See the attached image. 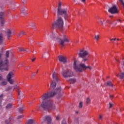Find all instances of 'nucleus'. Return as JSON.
Returning a JSON list of instances; mask_svg holds the SVG:
<instances>
[{
    "instance_id": "obj_1",
    "label": "nucleus",
    "mask_w": 124,
    "mask_h": 124,
    "mask_svg": "<svg viewBox=\"0 0 124 124\" xmlns=\"http://www.w3.org/2000/svg\"><path fill=\"white\" fill-rule=\"evenodd\" d=\"M62 89L61 87L57 88L54 92L51 91L49 93H45L41 96L42 103L39 106V109L42 108L44 110L46 111H50L51 110H55L56 109V106L51 100L50 97L55 96L56 94H60Z\"/></svg>"
},
{
    "instance_id": "obj_2",
    "label": "nucleus",
    "mask_w": 124,
    "mask_h": 124,
    "mask_svg": "<svg viewBox=\"0 0 124 124\" xmlns=\"http://www.w3.org/2000/svg\"><path fill=\"white\" fill-rule=\"evenodd\" d=\"M46 38L47 39L50 40L52 39L53 40H56L57 39V41L59 42L60 44L61 45L62 47H63L64 46V43L65 42H69V39H68V37L66 36L65 35H63L62 36V39L60 37V36L57 35V36H55V34H52L50 35H49V34L46 36Z\"/></svg>"
},
{
    "instance_id": "obj_3",
    "label": "nucleus",
    "mask_w": 124,
    "mask_h": 124,
    "mask_svg": "<svg viewBox=\"0 0 124 124\" xmlns=\"http://www.w3.org/2000/svg\"><path fill=\"white\" fill-rule=\"evenodd\" d=\"M73 67L76 71H78V72H83V70H86V69H88L89 70H91L92 68L91 66H86L84 63H80L79 64V62L76 60H74V65Z\"/></svg>"
},
{
    "instance_id": "obj_4",
    "label": "nucleus",
    "mask_w": 124,
    "mask_h": 124,
    "mask_svg": "<svg viewBox=\"0 0 124 124\" xmlns=\"http://www.w3.org/2000/svg\"><path fill=\"white\" fill-rule=\"evenodd\" d=\"M6 60L4 62H1L0 63V70L3 72L8 71V58H9V51H7L5 53Z\"/></svg>"
},
{
    "instance_id": "obj_5",
    "label": "nucleus",
    "mask_w": 124,
    "mask_h": 124,
    "mask_svg": "<svg viewBox=\"0 0 124 124\" xmlns=\"http://www.w3.org/2000/svg\"><path fill=\"white\" fill-rule=\"evenodd\" d=\"M52 28L53 29H60L61 30H62L63 28V19H62V18L58 16L57 19L52 23Z\"/></svg>"
},
{
    "instance_id": "obj_6",
    "label": "nucleus",
    "mask_w": 124,
    "mask_h": 124,
    "mask_svg": "<svg viewBox=\"0 0 124 124\" xmlns=\"http://www.w3.org/2000/svg\"><path fill=\"white\" fill-rule=\"evenodd\" d=\"M89 51L85 49H81L79 51L78 53V57L79 58L82 59V62H86L89 61V57H87V56H89Z\"/></svg>"
},
{
    "instance_id": "obj_7",
    "label": "nucleus",
    "mask_w": 124,
    "mask_h": 124,
    "mask_svg": "<svg viewBox=\"0 0 124 124\" xmlns=\"http://www.w3.org/2000/svg\"><path fill=\"white\" fill-rule=\"evenodd\" d=\"M61 16H63L65 19H67L68 18L67 9L61 8L57 10V17H60Z\"/></svg>"
},
{
    "instance_id": "obj_8",
    "label": "nucleus",
    "mask_w": 124,
    "mask_h": 124,
    "mask_svg": "<svg viewBox=\"0 0 124 124\" xmlns=\"http://www.w3.org/2000/svg\"><path fill=\"white\" fill-rule=\"evenodd\" d=\"M62 75L63 77L66 78L67 77H72L73 76V72H72L71 70L67 69L63 71L62 73Z\"/></svg>"
},
{
    "instance_id": "obj_9",
    "label": "nucleus",
    "mask_w": 124,
    "mask_h": 124,
    "mask_svg": "<svg viewBox=\"0 0 124 124\" xmlns=\"http://www.w3.org/2000/svg\"><path fill=\"white\" fill-rule=\"evenodd\" d=\"M108 11L110 14H117L119 13V9H118V7L115 5L110 8L108 10Z\"/></svg>"
},
{
    "instance_id": "obj_10",
    "label": "nucleus",
    "mask_w": 124,
    "mask_h": 124,
    "mask_svg": "<svg viewBox=\"0 0 124 124\" xmlns=\"http://www.w3.org/2000/svg\"><path fill=\"white\" fill-rule=\"evenodd\" d=\"M58 60L59 62H63V63H65L67 62V59L66 57L60 55L58 56Z\"/></svg>"
},
{
    "instance_id": "obj_11",
    "label": "nucleus",
    "mask_w": 124,
    "mask_h": 124,
    "mask_svg": "<svg viewBox=\"0 0 124 124\" xmlns=\"http://www.w3.org/2000/svg\"><path fill=\"white\" fill-rule=\"evenodd\" d=\"M0 21L2 26L4 24V13L3 12H0Z\"/></svg>"
},
{
    "instance_id": "obj_12",
    "label": "nucleus",
    "mask_w": 124,
    "mask_h": 124,
    "mask_svg": "<svg viewBox=\"0 0 124 124\" xmlns=\"http://www.w3.org/2000/svg\"><path fill=\"white\" fill-rule=\"evenodd\" d=\"M52 77L53 80H55L56 82L59 81V78H58V73L53 72L52 73Z\"/></svg>"
},
{
    "instance_id": "obj_13",
    "label": "nucleus",
    "mask_w": 124,
    "mask_h": 124,
    "mask_svg": "<svg viewBox=\"0 0 124 124\" xmlns=\"http://www.w3.org/2000/svg\"><path fill=\"white\" fill-rule=\"evenodd\" d=\"M6 33L7 34V37L8 39H10V37L12 36L11 31L9 29H7L6 31Z\"/></svg>"
},
{
    "instance_id": "obj_14",
    "label": "nucleus",
    "mask_w": 124,
    "mask_h": 124,
    "mask_svg": "<svg viewBox=\"0 0 124 124\" xmlns=\"http://www.w3.org/2000/svg\"><path fill=\"white\" fill-rule=\"evenodd\" d=\"M57 83H58V81L53 80L50 84V88H52V89L56 88L57 86Z\"/></svg>"
},
{
    "instance_id": "obj_15",
    "label": "nucleus",
    "mask_w": 124,
    "mask_h": 124,
    "mask_svg": "<svg viewBox=\"0 0 124 124\" xmlns=\"http://www.w3.org/2000/svg\"><path fill=\"white\" fill-rule=\"evenodd\" d=\"M13 76H14V74L13 73V72H10L6 77L7 80H10V79H11V78H13Z\"/></svg>"
},
{
    "instance_id": "obj_16",
    "label": "nucleus",
    "mask_w": 124,
    "mask_h": 124,
    "mask_svg": "<svg viewBox=\"0 0 124 124\" xmlns=\"http://www.w3.org/2000/svg\"><path fill=\"white\" fill-rule=\"evenodd\" d=\"M45 121L47 122V124H51L52 123V118L50 116H47L45 117Z\"/></svg>"
},
{
    "instance_id": "obj_17",
    "label": "nucleus",
    "mask_w": 124,
    "mask_h": 124,
    "mask_svg": "<svg viewBox=\"0 0 124 124\" xmlns=\"http://www.w3.org/2000/svg\"><path fill=\"white\" fill-rule=\"evenodd\" d=\"M27 11L28 9L27 8V7H24L22 8L20 10L21 13L23 14V15H26V14H27Z\"/></svg>"
},
{
    "instance_id": "obj_18",
    "label": "nucleus",
    "mask_w": 124,
    "mask_h": 124,
    "mask_svg": "<svg viewBox=\"0 0 124 124\" xmlns=\"http://www.w3.org/2000/svg\"><path fill=\"white\" fill-rule=\"evenodd\" d=\"M105 85L107 87H113V83L111 81H108L107 83H105Z\"/></svg>"
},
{
    "instance_id": "obj_19",
    "label": "nucleus",
    "mask_w": 124,
    "mask_h": 124,
    "mask_svg": "<svg viewBox=\"0 0 124 124\" xmlns=\"http://www.w3.org/2000/svg\"><path fill=\"white\" fill-rule=\"evenodd\" d=\"M26 34H27V33H26V32H25V31H21L18 34V37H22L23 35H26Z\"/></svg>"
},
{
    "instance_id": "obj_20",
    "label": "nucleus",
    "mask_w": 124,
    "mask_h": 124,
    "mask_svg": "<svg viewBox=\"0 0 124 124\" xmlns=\"http://www.w3.org/2000/svg\"><path fill=\"white\" fill-rule=\"evenodd\" d=\"M4 39L3 38V35L0 34V44H1L3 42Z\"/></svg>"
},
{
    "instance_id": "obj_21",
    "label": "nucleus",
    "mask_w": 124,
    "mask_h": 124,
    "mask_svg": "<svg viewBox=\"0 0 124 124\" xmlns=\"http://www.w3.org/2000/svg\"><path fill=\"white\" fill-rule=\"evenodd\" d=\"M7 84V81L6 80H4L2 81V82L0 83V86H5Z\"/></svg>"
},
{
    "instance_id": "obj_22",
    "label": "nucleus",
    "mask_w": 124,
    "mask_h": 124,
    "mask_svg": "<svg viewBox=\"0 0 124 124\" xmlns=\"http://www.w3.org/2000/svg\"><path fill=\"white\" fill-rule=\"evenodd\" d=\"M69 81L70 82V83L71 84H74V83H75V82H76V78H70L69 80Z\"/></svg>"
},
{
    "instance_id": "obj_23",
    "label": "nucleus",
    "mask_w": 124,
    "mask_h": 124,
    "mask_svg": "<svg viewBox=\"0 0 124 124\" xmlns=\"http://www.w3.org/2000/svg\"><path fill=\"white\" fill-rule=\"evenodd\" d=\"M120 79H122L123 80H124V73L122 72L120 74L119 76Z\"/></svg>"
},
{
    "instance_id": "obj_24",
    "label": "nucleus",
    "mask_w": 124,
    "mask_h": 124,
    "mask_svg": "<svg viewBox=\"0 0 124 124\" xmlns=\"http://www.w3.org/2000/svg\"><path fill=\"white\" fill-rule=\"evenodd\" d=\"M27 124H33V120H32V119L28 120L27 121Z\"/></svg>"
},
{
    "instance_id": "obj_25",
    "label": "nucleus",
    "mask_w": 124,
    "mask_h": 124,
    "mask_svg": "<svg viewBox=\"0 0 124 124\" xmlns=\"http://www.w3.org/2000/svg\"><path fill=\"white\" fill-rule=\"evenodd\" d=\"M12 108V104H9L8 105H7V106L6 107V108L7 109H10Z\"/></svg>"
},
{
    "instance_id": "obj_26",
    "label": "nucleus",
    "mask_w": 124,
    "mask_h": 124,
    "mask_svg": "<svg viewBox=\"0 0 124 124\" xmlns=\"http://www.w3.org/2000/svg\"><path fill=\"white\" fill-rule=\"evenodd\" d=\"M61 9H62V2L59 1L57 10H59Z\"/></svg>"
},
{
    "instance_id": "obj_27",
    "label": "nucleus",
    "mask_w": 124,
    "mask_h": 124,
    "mask_svg": "<svg viewBox=\"0 0 124 124\" xmlns=\"http://www.w3.org/2000/svg\"><path fill=\"white\" fill-rule=\"evenodd\" d=\"M8 82L11 84V85H12L14 83V80L12 79H7Z\"/></svg>"
},
{
    "instance_id": "obj_28",
    "label": "nucleus",
    "mask_w": 124,
    "mask_h": 124,
    "mask_svg": "<svg viewBox=\"0 0 124 124\" xmlns=\"http://www.w3.org/2000/svg\"><path fill=\"white\" fill-rule=\"evenodd\" d=\"M24 110H25V108H18V111L19 112V113H22V112H23V111H24Z\"/></svg>"
},
{
    "instance_id": "obj_29",
    "label": "nucleus",
    "mask_w": 124,
    "mask_h": 124,
    "mask_svg": "<svg viewBox=\"0 0 124 124\" xmlns=\"http://www.w3.org/2000/svg\"><path fill=\"white\" fill-rule=\"evenodd\" d=\"M94 39L96 41H98V39H99V35H95Z\"/></svg>"
},
{
    "instance_id": "obj_30",
    "label": "nucleus",
    "mask_w": 124,
    "mask_h": 124,
    "mask_svg": "<svg viewBox=\"0 0 124 124\" xmlns=\"http://www.w3.org/2000/svg\"><path fill=\"white\" fill-rule=\"evenodd\" d=\"M3 96V94H1L0 95V104L1 103V102L2 101V97Z\"/></svg>"
},
{
    "instance_id": "obj_31",
    "label": "nucleus",
    "mask_w": 124,
    "mask_h": 124,
    "mask_svg": "<svg viewBox=\"0 0 124 124\" xmlns=\"http://www.w3.org/2000/svg\"><path fill=\"white\" fill-rule=\"evenodd\" d=\"M90 102H91V99H90V98H87L86 100L87 104H89Z\"/></svg>"
},
{
    "instance_id": "obj_32",
    "label": "nucleus",
    "mask_w": 124,
    "mask_h": 124,
    "mask_svg": "<svg viewBox=\"0 0 124 124\" xmlns=\"http://www.w3.org/2000/svg\"><path fill=\"white\" fill-rule=\"evenodd\" d=\"M120 3L121 4L123 5L124 7V0H119Z\"/></svg>"
},
{
    "instance_id": "obj_33",
    "label": "nucleus",
    "mask_w": 124,
    "mask_h": 124,
    "mask_svg": "<svg viewBox=\"0 0 124 124\" xmlns=\"http://www.w3.org/2000/svg\"><path fill=\"white\" fill-rule=\"evenodd\" d=\"M82 107H83V102H80L79 103V108H82Z\"/></svg>"
},
{
    "instance_id": "obj_34",
    "label": "nucleus",
    "mask_w": 124,
    "mask_h": 124,
    "mask_svg": "<svg viewBox=\"0 0 124 124\" xmlns=\"http://www.w3.org/2000/svg\"><path fill=\"white\" fill-rule=\"evenodd\" d=\"M104 20H103V21L101 20L100 21V23L101 24V25H102V26H104Z\"/></svg>"
},
{
    "instance_id": "obj_35",
    "label": "nucleus",
    "mask_w": 124,
    "mask_h": 124,
    "mask_svg": "<svg viewBox=\"0 0 124 124\" xmlns=\"http://www.w3.org/2000/svg\"><path fill=\"white\" fill-rule=\"evenodd\" d=\"M21 1L24 4H27V0H21Z\"/></svg>"
},
{
    "instance_id": "obj_36",
    "label": "nucleus",
    "mask_w": 124,
    "mask_h": 124,
    "mask_svg": "<svg viewBox=\"0 0 124 124\" xmlns=\"http://www.w3.org/2000/svg\"><path fill=\"white\" fill-rule=\"evenodd\" d=\"M25 51V48H24L23 47L19 49V52H24Z\"/></svg>"
},
{
    "instance_id": "obj_37",
    "label": "nucleus",
    "mask_w": 124,
    "mask_h": 124,
    "mask_svg": "<svg viewBox=\"0 0 124 124\" xmlns=\"http://www.w3.org/2000/svg\"><path fill=\"white\" fill-rule=\"evenodd\" d=\"M16 89H17V90H19V86L16 85L14 88L13 91H14Z\"/></svg>"
},
{
    "instance_id": "obj_38",
    "label": "nucleus",
    "mask_w": 124,
    "mask_h": 124,
    "mask_svg": "<svg viewBox=\"0 0 124 124\" xmlns=\"http://www.w3.org/2000/svg\"><path fill=\"white\" fill-rule=\"evenodd\" d=\"M23 118H24V115H23L18 116L17 117V119H22Z\"/></svg>"
},
{
    "instance_id": "obj_39",
    "label": "nucleus",
    "mask_w": 124,
    "mask_h": 124,
    "mask_svg": "<svg viewBox=\"0 0 124 124\" xmlns=\"http://www.w3.org/2000/svg\"><path fill=\"white\" fill-rule=\"evenodd\" d=\"M25 51H26V52H27V53H30L31 52L30 48H26L25 49Z\"/></svg>"
},
{
    "instance_id": "obj_40",
    "label": "nucleus",
    "mask_w": 124,
    "mask_h": 124,
    "mask_svg": "<svg viewBox=\"0 0 124 124\" xmlns=\"http://www.w3.org/2000/svg\"><path fill=\"white\" fill-rule=\"evenodd\" d=\"M109 108L110 109V108H112V107H113V104L111 103H109Z\"/></svg>"
},
{
    "instance_id": "obj_41",
    "label": "nucleus",
    "mask_w": 124,
    "mask_h": 124,
    "mask_svg": "<svg viewBox=\"0 0 124 124\" xmlns=\"http://www.w3.org/2000/svg\"><path fill=\"white\" fill-rule=\"evenodd\" d=\"M116 40H117L116 38L110 39V41H116Z\"/></svg>"
},
{
    "instance_id": "obj_42",
    "label": "nucleus",
    "mask_w": 124,
    "mask_h": 124,
    "mask_svg": "<svg viewBox=\"0 0 124 124\" xmlns=\"http://www.w3.org/2000/svg\"><path fill=\"white\" fill-rule=\"evenodd\" d=\"M31 77H32V78L35 77V73H32Z\"/></svg>"
},
{
    "instance_id": "obj_43",
    "label": "nucleus",
    "mask_w": 124,
    "mask_h": 124,
    "mask_svg": "<svg viewBox=\"0 0 124 124\" xmlns=\"http://www.w3.org/2000/svg\"><path fill=\"white\" fill-rule=\"evenodd\" d=\"M9 122H10V120L9 119L8 120H6L5 121V124H9Z\"/></svg>"
},
{
    "instance_id": "obj_44",
    "label": "nucleus",
    "mask_w": 124,
    "mask_h": 124,
    "mask_svg": "<svg viewBox=\"0 0 124 124\" xmlns=\"http://www.w3.org/2000/svg\"><path fill=\"white\" fill-rule=\"evenodd\" d=\"M30 26H31V27H35V23H31Z\"/></svg>"
},
{
    "instance_id": "obj_45",
    "label": "nucleus",
    "mask_w": 124,
    "mask_h": 124,
    "mask_svg": "<svg viewBox=\"0 0 124 124\" xmlns=\"http://www.w3.org/2000/svg\"><path fill=\"white\" fill-rule=\"evenodd\" d=\"M10 91V89H9V87H8V88L6 89V92H8V91Z\"/></svg>"
},
{
    "instance_id": "obj_46",
    "label": "nucleus",
    "mask_w": 124,
    "mask_h": 124,
    "mask_svg": "<svg viewBox=\"0 0 124 124\" xmlns=\"http://www.w3.org/2000/svg\"><path fill=\"white\" fill-rule=\"evenodd\" d=\"M2 53H0V60H1V57H2Z\"/></svg>"
},
{
    "instance_id": "obj_47",
    "label": "nucleus",
    "mask_w": 124,
    "mask_h": 124,
    "mask_svg": "<svg viewBox=\"0 0 124 124\" xmlns=\"http://www.w3.org/2000/svg\"><path fill=\"white\" fill-rule=\"evenodd\" d=\"M106 23L108 24H111V22H110L109 20H107Z\"/></svg>"
},
{
    "instance_id": "obj_48",
    "label": "nucleus",
    "mask_w": 124,
    "mask_h": 124,
    "mask_svg": "<svg viewBox=\"0 0 124 124\" xmlns=\"http://www.w3.org/2000/svg\"><path fill=\"white\" fill-rule=\"evenodd\" d=\"M2 80V76L0 75V81H1Z\"/></svg>"
},
{
    "instance_id": "obj_49",
    "label": "nucleus",
    "mask_w": 124,
    "mask_h": 124,
    "mask_svg": "<svg viewBox=\"0 0 124 124\" xmlns=\"http://www.w3.org/2000/svg\"><path fill=\"white\" fill-rule=\"evenodd\" d=\"M62 124H66V123L65 122V121H62Z\"/></svg>"
},
{
    "instance_id": "obj_50",
    "label": "nucleus",
    "mask_w": 124,
    "mask_h": 124,
    "mask_svg": "<svg viewBox=\"0 0 124 124\" xmlns=\"http://www.w3.org/2000/svg\"><path fill=\"white\" fill-rule=\"evenodd\" d=\"M56 120H60V116H58L56 117Z\"/></svg>"
},
{
    "instance_id": "obj_51",
    "label": "nucleus",
    "mask_w": 124,
    "mask_h": 124,
    "mask_svg": "<svg viewBox=\"0 0 124 124\" xmlns=\"http://www.w3.org/2000/svg\"><path fill=\"white\" fill-rule=\"evenodd\" d=\"M99 119H100V120H102V116L100 115L99 116Z\"/></svg>"
},
{
    "instance_id": "obj_52",
    "label": "nucleus",
    "mask_w": 124,
    "mask_h": 124,
    "mask_svg": "<svg viewBox=\"0 0 124 124\" xmlns=\"http://www.w3.org/2000/svg\"><path fill=\"white\" fill-rule=\"evenodd\" d=\"M32 53H33L34 54H36V51L34 50L33 51H32Z\"/></svg>"
},
{
    "instance_id": "obj_53",
    "label": "nucleus",
    "mask_w": 124,
    "mask_h": 124,
    "mask_svg": "<svg viewBox=\"0 0 124 124\" xmlns=\"http://www.w3.org/2000/svg\"><path fill=\"white\" fill-rule=\"evenodd\" d=\"M8 87L9 88L10 90H11V89H12V86H9Z\"/></svg>"
},
{
    "instance_id": "obj_54",
    "label": "nucleus",
    "mask_w": 124,
    "mask_h": 124,
    "mask_svg": "<svg viewBox=\"0 0 124 124\" xmlns=\"http://www.w3.org/2000/svg\"><path fill=\"white\" fill-rule=\"evenodd\" d=\"M114 96H113V95H110V98H112Z\"/></svg>"
},
{
    "instance_id": "obj_55",
    "label": "nucleus",
    "mask_w": 124,
    "mask_h": 124,
    "mask_svg": "<svg viewBox=\"0 0 124 124\" xmlns=\"http://www.w3.org/2000/svg\"><path fill=\"white\" fill-rule=\"evenodd\" d=\"M27 69H31V66H28Z\"/></svg>"
},
{
    "instance_id": "obj_56",
    "label": "nucleus",
    "mask_w": 124,
    "mask_h": 124,
    "mask_svg": "<svg viewBox=\"0 0 124 124\" xmlns=\"http://www.w3.org/2000/svg\"><path fill=\"white\" fill-rule=\"evenodd\" d=\"M82 2H85L86 0H81Z\"/></svg>"
},
{
    "instance_id": "obj_57",
    "label": "nucleus",
    "mask_w": 124,
    "mask_h": 124,
    "mask_svg": "<svg viewBox=\"0 0 124 124\" xmlns=\"http://www.w3.org/2000/svg\"><path fill=\"white\" fill-rule=\"evenodd\" d=\"M29 41H30V42L32 43H33V41H31V39H29Z\"/></svg>"
},
{
    "instance_id": "obj_58",
    "label": "nucleus",
    "mask_w": 124,
    "mask_h": 124,
    "mask_svg": "<svg viewBox=\"0 0 124 124\" xmlns=\"http://www.w3.org/2000/svg\"><path fill=\"white\" fill-rule=\"evenodd\" d=\"M32 62H33L34 61H35V58H34L31 60Z\"/></svg>"
},
{
    "instance_id": "obj_59",
    "label": "nucleus",
    "mask_w": 124,
    "mask_h": 124,
    "mask_svg": "<svg viewBox=\"0 0 124 124\" xmlns=\"http://www.w3.org/2000/svg\"><path fill=\"white\" fill-rule=\"evenodd\" d=\"M18 102H19V103H21V102H22V101L21 100H19Z\"/></svg>"
},
{
    "instance_id": "obj_60",
    "label": "nucleus",
    "mask_w": 124,
    "mask_h": 124,
    "mask_svg": "<svg viewBox=\"0 0 124 124\" xmlns=\"http://www.w3.org/2000/svg\"><path fill=\"white\" fill-rule=\"evenodd\" d=\"M36 74L38 73V70L37 71V72H36Z\"/></svg>"
},
{
    "instance_id": "obj_61",
    "label": "nucleus",
    "mask_w": 124,
    "mask_h": 124,
    "mask_svg": "<svg viewBox=\"0 0 124 124\" xmlns=\"http://www.w3.org/2000/svg\"><path fill=\"white\" fill-rule=\"evenodd\" d=\"M118 21H119V22H121V20L118 19Z\"/></svg>"
},
{
    "instance_id": "obj_62",
    "label": "nucleus",
    "mask_w": 124,
    "mask_h": 124,
    "mask_svg": "<svg viewBox=\"0 0 124 124\" xmlns=\"http://www.w3.org/2000/svg\"><path fill=\"white\" fill-rule=\"evenodd\" d=\"M116 62H119V60L116 59Z\"/></svg>"
},
{
    "instance_id": "obj_63",
    "label": "nucleus",
    "mask_w": 124,
    "mask_h": 124,
    "mask_svg": "<svg viewBox=\"0 0 124 124\" xmlns=\"http://www.w3.org/2000/svg\"><path fill=\"white\" fill-rule=\"evenodd\" d=\"M117 40H118V41H119V40H120V39H117Z\"/></svg>"
},
{
    "instance_id": "obj_64",
    "label": "nucleus",
    "mask_w": 124,
    "mask_h": 124,
    "mask_svg": "<svg viewBox=\"0 0 124 124\" xmlns=\"http://www.w3.org/2000/svg\"><path fill=\"white\" fill-rule=\"evenodd\" d=\"M74 1H76V0H74Z\"/></svg>"
}]
</instances>
